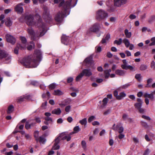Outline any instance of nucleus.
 I'll use <instances>...</instances> for the list:
<instances>
[{
	"label": "nucleus",
	"mask_w": 155,
	"mask_h": 155,
	"mask_svg": "<svg viewBox=\"0 0 155 155\" xmlns=\"http://www.w3.org/2000/svg\"><path fill=\"white\" fill-rule=\"evenodd\" d=\"M15 10L18 13H21L23 12V9L22 7L21 6V4H18L16 5L15 8Z\"/></svg>",
	"instance_id": "nucleus-12"
},
{
	"label": "nucleus",
	"mask_w": 155,
	"mask_h": 155,
	"mask_svg": "<svg viewBox=\"0 0 155 155\" xmlns=\"http://www.w3.org/2000/svg\"><path fill=\"white\" fill-rule=\"evenodd\" d=\"M18 49H21L22 50V49H21L20 48V46H19V45H18L17 47L15 48L14 49V53L16 54H17L18 53Z\"/></svg>",
	"instance_id": "nucleus-49"
},
{
	"label": "nucleus",
	"mask_w": 155,
	"mask_h": 155,
	"mask_svg": "<svg viewBox=\"0 0 155 155\" xmlns=\"http://www.w3.org/2000/svg\"><path fill=\"white\" fill-rule=\"evenodd\" d=\"M155 62L153 61H152L151 62V65H150L151 67V68H154L155 69Z\"/></svg>",
	"instance_id": "nucleus-63"
},
{
	"label": "nucleus",
	"mask_w": 155,
	"mask_h": 155,
	"mask_svg": "<svg viewBox=\"0 0 155 155\" xmlns=\"http://www.w3.org/2000/svg\"><path fill=\"white\" fill-rule=\"evenodd\" d=\"M151 40L152 41V42L149 45L151 46L155 45V37L152 38Z\"/></svg>",
	"instance_id": "nucleus-45"
},
{
	"label": "nucleus",
	"mask_w": 155,
	"mask_h": 155,
	"mask_svg": "<svg viewBox=\"0 0 155 155\" xmlns=\"http://www.w3.org/2000/svg\"><path fill=\"white\" fill-rule=\"evenodd\" d=\"M68 37L65 35H63L61 37V42L65 45H67L68 43Z\"/></svg>",
	"instance_id": "nucleus-14"
},
{
	"label": "nucleus",
	"mask_w": 155,
	"mask_h": 155,
	"mask_svg": "<svg viewBox=\"0 0 155 155\" xmlns=\"http://www.w3.org/2000/svg\"><path fill=\"white\" fill-rule=\"evenodd\" d=\"M124 34L126 37L128 38H130L131 36V33L130 32H129L127 29H125L124 31Z\"/></svg>",
	"instance_id": "nucleus-25"
},
{
	"label": "nucleus",
	"mask_w": 155,
	"mask_h": 155,
	"mask_svg": "<svg viewBox=\"0 0 155 155\" xmlns=\"http://www.w3.org/2000/svg\"><path fill=\"white\" fill-rule=\"evenodd\" d=\"M126 72L124 70H117L115 72L116 74L120 76H123L125 73Z\"/></svg>",
	"instance_id": "nucleus-17"
},
{
	"label": "nucleus",
	"mask_w": 155,
	"mask_h": 155,
	"mask_svg": "<svg viewBox=\"0 0 155 155\" xmlns=\"http://www.w3.org/2000/svg\"><path fill=\"white\" fill-rule=\"evenodd\" d=\"M135 77L139 81H140L142 80V77L140 74H136Z\"/></svg>",
	"instance_id": "nucleus-31"
},
{
	"label": "nucleus",
	"mask_w": 155,
	"mask_h": 155,
	"mask_svg": "<svg viewBox=\"0 0 155 155\" xmlns=\"http://www.w3.org/2000/svg\"><path fill=\"white\" fill-rule=\"evenodd\" d=\"M123 42L127 48H128L130 44L129 40L127 38L124 39L123 40Z\"/></svg>",
	"instance_id": "nucleus-24"
},
{
	"label": "nucleus",
	"mask_w": 155,
	"mask_h": 155,
	"mask_svg": "<svg viewBox=\"0 0 155 155\" xmlns=\"http://www.w3.org/2000/svg\"><path fill=\"white\" fill-rule=\"evenodd\" d=\"M100 24L98 23L94 24L92 27L90 28V30L93 32H96L99 30Z\"/></svg>",
	"instance_id": "nucleus-8"
},
{
	"label": "nucleus",
	"mask_w": 155,
	"mask_h": 155,
	"mask_svg": "<svg viewBox=\"0 0 155 155\" xmlns=\"http://www.w3.org/2000/svg\"><path fill=\"white\" fill-rule=\"evenodd\" d=\"M111 110L110 109H108L106 110L105 112L104 113V115H107L108 114H109Z\"/></svg>",
	"instance_id": "nucleus-57"
},
{
	"label": "nucleus",
	"mask_w": 155,
	"mask_h": 155,
	"mask_svg": "<svg viewBox=\"0 0 155 155\" xmlns=\"http://www.w3.org/2000/svg\"><path fill=\"white\" fill-rule=\"evenodd\" d=\"M71 107L70 105H68L65 108V111L67 113H68L71 110Z\"/></svg>",
	"instance_id": "nucleus-46"
},
{
	"label": "nucleus",
	"mask_w": 155,
	"mask_h": 155,
	"mask_svg": "<svg viewBox=\"0 0 155 155\" xmlns=\"http://www.w3.org/2000/svg\"><path fill=\"white\" fill-rule=\"evenodd\" d=\"M126 96V94L124 92H122L120 93L118 96L117 97V99L118 100H121L124 97Z\"/></svg>",
	"instance_id": "nucleus-20"
},
{
	"label": "nucleus",
	"mask_w": 155,
	"mask_h": 155,
	"mask_svg": "<svg viewBox=\"0 0 155 155\" xmlns=\"http://www.w3.org/2000/svg\"><path fill=\"white\" fill-rule=\"evenodd\" d=\"M130 84L129 83H127L122 86H121L120 88L121 89H125L130 86Z\"/></svg>",
	"instance_id": "nucleus-39"
},
{
	"label": "nucleus",
	"mask_w": 155,
	"mask_h": 155,
	"mask_svg": "<svg viewBox=\"0 0 155 155\" xmlns=\"http://www.w3.org/2000/svg\"><path fill=\"white\" fill-rule=\"evenodd\" d=\"M45 119L46 121H50L51 122H52V118L49 117H46L45 118Z\"/></svg>",
	"instance_id": "nucleus-56"
},
{
	"label": "nucleus",
	"mask_w": 155,
	"mask_h": 155,
	"mask_svg": "<svg viewBox=\"0 0 155 155\" xmlns=\"http://www.w3.org/2000/svg\"><path fill=\"white\" fill-rule=\"evenodd\" d=\"M25 137L26 139L29 140L31 138V136L29 134H25Z\"/></svg>",
	"instance_id": "nucleus-55"
},
{
	"label": "nucleus",
	"mask_w": 155,
	"mask_h": 155,
	"mask_svg": "<svg viewBox=\"0 0 155 155\" xmlns=\"http://www.w3.org/2000/svg\"><path fill=\"white\" fill-rule=\"evenodd\" d=\"M122 42V39L121 38H120L118 40H115L114 42V44H116L118 45H120Z\"/></svg>",
	"instance_id": "nucleus-37"
},
{
	"label": "nucleus",
	"mask_w": 155,
	"mask_h": 155,
	"mask_svg": "<svg viewBox=\"0 0 155 155\" xmlns=\"http://www.w3.org/2000/svg\"><path fill=\"white\" fill-rule=\"evenodd\" d=\"M56 86L55 84L53 83L49 85V88L51 89H53Z\"/></svg>",
	"instance_id": "nucleus-50"
},
{
	"label": "nucleus",
	"mask_w": 155,
	"mask_h": 155,
	"mask_svg": "<svg viewBox=\"0 0 155 155\" xmlns=\"http://www.w3.org/2000/svg\"><path fill=\"white\" fill-rule=\"evenodd\" d=\"M92 75V73L90 69H84L76 77V81H80L83 76L90 77Z\"/></svg>",
	"instance_id": "nucleus-4"
},
{
	"label": "nucleus",
	"mask_w": 155,
	"mask_h": 155,
	"mask_svg": "<svg viewBox=\"0 0 155 155\" xmlns=\"http://www.w3.org/2000/svg\"><path fill=\"white\" fill-rule=\"evenodd\" d=\"M111 70L110 69L106 70L104 71L105 78H107L109 77L110 75V73L111 72Z\"/></svg>",
	"instance_id": "nucleus-19"
},
{
	"label": "nucleus",
	"mask_w": 155,
	"mask_h": 155,
	"mask_svg": "<svg viewBox=\"0 0 155 155\" xmlns=\"http://www.w3.org/2000/svg\"><path fill=\"white\" fill-rule=\"evenodd\" d=\"M96 119L95 117L94 116H92L90 117L88 119V121L89 123H90L94 120Z\"/></svg>",
	"instance_id": "nucleus-48"
},
{
	"label": "nucleus",
	"mask_w": 155,
	"mask_h": 155,
	"mask_svg": "<svg viewBox=\"0 0 155 155\" xmlns=\"http://www.w3.org/2000/svg\"><path fill=\"white\" fill-rule=\"evenodd\" d=\"M122 118L124 120H126L128 118V115L126 114H124L122 116Z\"/></svg>",
	"instance_id": "nucleus-54"
},
{
	"label": "nucleus",
	"mask_w": 155,
	"mask_h": 155,
	"mask_svg": "<svg viewBox=\"0 0 155 155\" xmlns=\"http://www.w3.org/2000/svg\"><path fill=\"white\" fill-rule=\"evenodd\" d=\"M38 141H39L41 143H44L46 141V140L43 136H41L38 138Z\"/></svg>",
	"instance_id": "nucleus-30"
},
{
	"label": "nucleus",
	"mask_w": 155,
	"mask_h": 155,
	"mask_svg": "<svg viewBox=\"0 0 155 155\" xmlns=\"http://www.w3.org/2000/svg\"><path fill=\"white\" fill-rule=\"evenodd\" d=\"M121 67L122 69L125 70L129 69L131 70H133L134 69V68L133 66L130 65H128L127 63L126 64H122Z\"/></svg>",
	"instance_id": "nucleus-13"
},
{
	"label": "nucleus",
	"mask_w": 155,
	"mask_h": 155,
	"mask_svg": "<svg viewBox=\"0 0 155 155\" xmlns=\"http://www.w3.org/2000/svg\"><path fill=\"white\" fill-rule=\"evenodd\" d=\"M59 142H56V139L55 140V143L54 145L52 147V150H57L59 148L60 146L58 145Z\"/></svg>",
	"instance_id": "nucleus-21"
},
{
	"label": "nucleus",
	"mask_w": 155,
	"mask_h": 155,
	"mask_svg": "<svg viewBox=\"0 0 155 155\" xmlns=\"http://www.w3.org/2000/svg\"><path fill=\"white\" fill-rule=\"evenodd\" d=\"M155 20V15H153L150 17L148 19V22L152 23Z\"/></svg>",
	"instance_id": "nucleus-38"
},
{
	"label": "nucleus",
	"mask_w": 155,
	"mask_h": 155,
	"mask_svg": "<svg viewBox=\"0 0 155 155\" xmlns=\"http://www.w3.org/2000/svg\"><path fill=\"white\" fill-rule=\"evenodd\" d=\"M25 99H26V97H21L18 99V101L20 102L24 101Z\"/></svg>",
	"instance_id": "nucleus-58"
},
{
	"label": "nucleus",
	"mask_w": 155,
	"mask_h": 155,
	"mask_svg": "<svg viewBox=\"0 0 155 155\" xmlns=\"http://www.w3.org/2000/svg\"><path fill=\"white\" fill-rule=\"evenodd\" d=\"M73 130L75 133H77L80 131L81 129L79 126H78L74 127V128Z\"/></svg>",
	"instance_id": "nucleus-34"
},
{
	"label": "nucleus",
	"mask_w": 155,
	"mask_h": 155,
	"mask_svg": "<svg viewBox=\"0 0 155 155\" xmlns=\"http://www.w3.org/2000/svg\"><path fill=\"white\" fill-rule=\"evenodd\" d=\"M31 45H29L27 47L28 49L29 50H31L35 46L34 43L33 42H31Z\"/></svg>",
	"instance_id": "nucleus-40"
},
{
	"label": "nucleus",
	"mask_w": 155,
	"mask_h": 155,
	"mask_svg": "<svg viewBox=\"0 0 155 155\" xmlns=\"http://www.w3.org/2000/svg\"><path fill=\"white\" fill-rule=\"evenodd\" d=\"M12 22L9 18H7L5 22V25L8 27L11 26L12 25Z\"/></svg>",
	"instance_id": "nucleus-18"
},
{
	"label": "nucleus",
	"mask_w": 155,
	"mask_h": 155,
	"mask_svg": "<svg viewBox=\"0 0 155 155\" xmlns=\"http://www.w3.org/2000/svg\"><path fill=\"white\" fill-rule=\"evenodd\" d=\"M152 79L151 78H149L147 80V84L145 86V87H150V86L149 85V84H150L152 81Z\"/></svg>",
	"instance_id": "nucleus-41"
},
{
	"label": "nucleus",
	"mask_w": 155,
	"mask_h": 155,
	"mask_svg": "<svg viewBox=\"0 0 155 155\" xmlns=\"http://www.w3.org/2000/svg\"><path fill=\"white\" fill-rule=\"evenodd\" d=\"M5 38L7 41L12 44L13 45L15 42L16 40L15 38L9 34H7L5 35Z\"/></svg>",
	"instance_id": "nucleus-7"
},
{
	"label": "nucleus",
	"mask_w": 155,
	"mask_h": 155,
	"mask_svg": "<svg viewBox=\"0 0 155 155\" xmlns=\"http://www.w3.org/2000/svg\"><path fill=\"white\" fill-rule=\"evenodd\" d=\"M5 57H4V58L5 59V63H9L11 61V57L10 55L7 54L6 55H5Z\"/></svg>",
	"instance_id": "nucleus-22"
},
{
	"label": "nucleus",
	"mask_w": 155,
	"mask_h": 155,
	"mask_svg": "<svg viewBox=\"0 0 155 155\" xmlns=\"http://www.w3.org/2000/svg\"><path fill=\"white\" fill-rule=\"evenodd\" d=\"M14 107L13 105H10L8 108L7 112L8 114H10L12 113L14 110Z\"/></svg>",
	"instance_id": "nucleus-26"
},
{
	"label": "nucleus",
	"mask_w": 155,
	"mask_h": 155,
	"mask_svg": "<svg viewBox=\"0 0 155 155\" xmlns=\"http://www.w3.org/2000/svg\"><path fill=\"white\" fill-rule=\"evenodd\" d=\"M142 118H143L146 119L147 120H151L150 118L148 116H145L144 115H143L142 116Z\"/></svg>",
	"instance_id": "nucleus-53"
},
{
	"label": "nucleus",
	"mask_w": 155,
	"mask_h": 155,
	"mask_svg": "<svg viewBox=\"0 0 155 155\" xmlns=\"http://www.w3.org/2000/svg\"><path fill=\"white\" fill-rule=\"evenodd\" d=\"M81 147L84 150H86L87 149V144L86 141L85 140H82L81 143Z\"/></svg>",
	"instance_id": "nucleus-23"
},
{
	"label": "nucleus",
	"mask_w": 155,
	"mask_h": 155,
	"mask_svg": "<svg viewBox=\"0 0 155 155\" xmlns=\"http://www.w3.org/2000/svg\"><path fill=\"white\" fill-rule=\"evenodd\" d=\"M127 0H114V5L117 6H120L126 3Z\"/></svg>",
	"instance_id": "nucleus-10"
},
{
	"label": "nucleus",
	"mask_w": 155,
	"mask_h": 155,
	"mask_svg": "<svg viewBox=\"0 0 155 155\" xmlns=\"http://www.w3.org/2000/svg\"><path fill=\"white\" fill-rule=\"evenodd\" d=\"M21 40L22 42V44H18L20 48L21 49H24L25 48L26 42V39L25 37H20Z\"/></svg>",
	"instance_id": "nucleus-9"
},
{
	"label": "nucleus",
	"mask_w": 155,
	"mask_h": 155,
	"mask_svg": "<svg viewBox=\"0 0 155 155\" xmlns=\"http://www.w3.org/2000/svg\"><path fill=\"white\" fill-rule=\"evenodd\" d=\"M5 18V15H1L0 16V20L1 21V22L3 24L4 22V21L3 19Z\"/></svg>",
	"instance_id": "nucleus-52"
},
{
	"label": "nucleus",
	"mask_w": 155,
	"mask_h": 155,
	"mask_svg": "<svg viewBox=\"0 0 155 155\" xmlns=\"http://www.w3.org/2000/svg\"><path fill=\"white\" fill-rule=\"evenodd\" d=\"M143 96L146 98H150L152 101H153L154 99V97L151 93L149 94L147 93H145L143 94Z\"/></svg>",
	"instance_id": "nucleus-15"
},
{
	"label": "nucleus",
	"mask_w": 155,
	"mask_h": 155,
	"mask_svg": "<svg viewBox=\"0 0 155 155\" xmlns=\"http://www.w3.org/2000/svg\"><path fill=\"white\" fill-rule=\"evenodd\" d=\"M73 80V78L72 77L68 78L67 79V82L68 83H70L72 82Z\"/></svg>",
	"instance_id": "nucleus-61"
},
{
	"label": "nucleus",
	"mask_w": 155,
	"mask_h": 155,
	"mask_svg": "<svg viewBox=\"0 0 155 155\" xmlns=\"http://www.w3.org/2000/svg\"><path fill=\"white\" fill-rule=\"evenodd\" d=\"M49 14V11L46 7H45L44 8V15L48 17Z\"/></svg>",
	"instance_id": "nucleus-36"
},
{
	"label": "nucleus",
	"mask_w": 155,
	"mask_h": 155,
	"mask_svg": "<svg viewBox=\"0 0 155 155\" xmlns=\"http://www.w3.org/2000/svg\"><path fill=\"white\" fill-rule=\"evenodd\" d=\"M7 54L4 51L0 50V58H4Z\"/></svg>",
	"instance_id": "nucleus-28"
},
{
	"label": "nucleus",
	"mask_w": 155,
	"mask_h": 155,
	"mask_svg": "<svg viewBox=\"0 0 155 155\" xmlns=\"http://www.w3.org/2000/svg\"><path fill=\"white\" fill-rule=\"evenodd\" d=\"M137 102L136 103L134 104V106L136 108L138 109L141 107L143 103V101L141 99L139 98H137Z\"/></svg>",
	"instance_id": "nucleus-11"
},
{
	"label": "nucleus",
	"mask_w": 155,
	"mask_h": 155,
	"mask_svg": "<svg viewBox=\"0 0 155 155\" xmlns=\"http://www.w3.org/2000/svg\"><path fill=\"white\" fill-rule=\"evenodd\" d=\"M147 65L142 64H141L140 68V69L141 71H144L147 68Z\"/></svg>",
	"instance_id": "nucleus-35"
},
{
	"label": "nucleus",
	"mask_w": 155,
	"mask_h": 155,
	"mask_svg": "<svg viewBox=\"0 0 155 155\" xmlns=\"http://www.w3.org/2000/svg\"><path fill=\"white\" fill-rule=\"evenodd\" d=\"M107 16V13L102 10H99L96 13V18L99 20L104 19Z\"/></svg>",
	"instance_id": "nucleus-6"
},
{
	"label": "nucleus",
	"mask_w": 155,
	"mask_h": 155,
	"mask_svg": "<svg viewBox=\"0 0 155 155\" xmlns=\"http://www.w3.org/2000/svg\"><path fill=\"white\" fill-rule=\"evenodd\" d=\"M124 131V128L123 127H120L119 128L118 132L119 133H121L123 132Z\"/></svg>",
	"instance_id": "nucleus-62"
},
{
	"label": "nucleus",
	"mask_w": 155,
	"mask_h": 155,
	"mask_svg": "<svg viewBox=\"0 0 155 155\" xmlns=\"http://www.w3.org/2000/svg\"><path fill=\"white\" fill-rule=\"evenodd\" d=\"M141 124L142 126L146 128H147L149 126L148 125L147 123L143 121H141Z\"/></svg>",
	"instance_id": "nucleus-47"
},
{
	"label": "nucleus",
	"mask_w": 155,
	"mask_h": 155,
	"mask_svg": "<svg viewBox=\"0 0 155 155\" xmlns=\"http://www.w3.org/2000/svg\"><path fill=\"white\" fill-rule=\"evenodd\" d=\"M38 131H36L35 132L34 136L37 141H38Z\"/></svg>",
	"instance_id": "nucleus-43"
},
{
	"label": "nucleus",
	"mask_w": 155,
	"mask_h": 155,
	"mask_svg": "<svg viewBox=\"0 0 155 155\" xmlns=\"http://www.w3.org/2000/svg\"><path fill=\"white\" fill-rule=\"evenodd\" d=\"M108 101V99L107 98H104L102 102H103V105L104 106H105Z\"/></svg>",
	"instance_id": "nucleus-42"
},
{
	"label": "nucleus",
	"mask_w": 155,
	"mask_h": 155,
	"mask_svg": "<svg viewBox=\"0 0 155 155\" xmlns=\"http://www.w3.org/2000/svg\"><path fill=\"white\" fill-rule=\"evenodd\" d=\"M78 0H69L64 2L62 1L59 5V6H62V11L59 12L55 16V20L58 22L61 21L65 17L69 15L70 8L74 7L77 3Z\"/></svg>",
	"instance_id": "nucleus-2"
},
{
	"label": "nucleus",
	"mask_w": 155,
	"mask_h": 155,
	"mask_svg": "<svg viewBox=\"0 0 155 155\" xmlns=\"http://www.w3.org/2000/svg\"><path fill=\"white\" fill-rule=\"evenodd\" d=\"M61 113V110L60 108L55 109L52 111V113L57 115H60Z\"/></svg>",
	"instance_id": "nucleus-16"
},
{
	"label": "nucleus",
	"mask_w": 155,
	"mask_h": 155,
	"mask_svg": "<svg viewBox=\"0 0 155 155\" xmlns=\"http://www.w3.org/2000/svg\"><path fill=\"white\" fill-rule=\"evenodd\" d=\"M56 142H60L61 140H65L66 139L67 141H69L71 140V137L68 136L66 132L62 133L59 134L58 136L56 138Z\"/></svg>",
	"instance_id": "nucleus-5"
},
{
	"label": "nucleus",
	"mask_w": 155,
	"mask_h": 155,
	"mask_svg": "<svg viewBox=\"0 0 155 155\" xmlns=\"http://www.w3.org/2000/svg\"><path fill=\"white\" fill-rule=\"evenodd\" d=\"M79 122L82 125H86L87 123V120L86 118H84L79 121Z\"/></svg>",
	"instance_id": "nucleus-33"
},
{
	"label": "nucleus",
	"mask_w": 155,
	"mask_h": 155,
	"mask_svg": "<svg viewBox=\"0 0 155 155\" xmlns=\"http://www.w3.org/2000/svg\"><path fill=\"white\" fill-rule=\"evenodd\" d=\"M33 124L32 123H30V121H28L26 122L25 125V127L28 130L30 128L31 126H33Z\"/></svg>",
	"instance_id": "nucleus-27"
},
{
	"label": "nucleus",
	"mask_w": 155,
	"mask_h": 155,
	"mask_svg": "<svg viewBox=\"0 0 155 155\" xmlns=\"http://www.w3.org/2000/svg\"><path fill=\"white\" fill-rule=\"evenodd\" d=\"M54 95H62L63 93L60 90H54Z\"/></svg>",
	"instance_id": "nucleus-32"
},
{
	"label": "nucleus",
	"mask_w": 155,
	"mask_h": 155,
	"mask_svg": "<svg viewBox=\"0 0 155 155\" xmlns=\"http://www.w3.org/2000/svg\"><path fill=\"white\" fill-rule=\"evenodd\" d=\"M38 23L36 22L35 21L33 18V16L31 15L26 16L25 19L27 25L28 26H32L37 25L39 31L35 33L32 28L30 27L28 28L27 31L29 34L31 36L32 39L34 40L35 37H41L45 34L46 29L45 24L43 23L41 21L40 15L36 14L35 16Z\"/></svg>",
	"instance_id": "nucleus-1"
},
{
	"label": "nucleus",
	"mask_w": 155,
	"mask_h": 155,
	"mask_svg": "<svg viewBox=\"0 0 155 155\" xmlns=\"http://www.w3.org/2000/svg\"><path fill=\"white\" fill-rule=\"evenodd\" d=\"M42 53L39 50H36L33 55L25 57L21 63L27 68H35L38 65L42 58Z\"/></svg>",
	"instance_id": "nucleus-3"
},
{
	"label": "nucleus",
	"mask_w": 155,
	"mask_h": 155,
	"mask_svg": "<svg viewBox=\"0 0 155 155\" xmlns=\"http://www.w3.org/2000/svg\"><path fill=\"white\" fill-rule=\"evenodd\" d=\"M101 51V46H97L95 47V51L96 53L100 52Z\"/></svg>",
	"instance_id": "nucleus-44"
},
{
	"label": "nucleus",
	"mask_w": 155,
	"mask_h": 155,
	"mask_svg": "<svg viewBox=\"0 0 155 155\" xmlns=\"http://www.w3.org/2000/svg\"><path fill=\"white\" fill-rule=\"evenodd\" d=\"M150 152V150L149 149L146 150L143 154V155H148Z\"/></svg>",
	"instance_id": "nucleus-51"
},
{
	"label": "nucleus",
	"mask_w": 155,
	"mask_h": 155,
	"mask_svg": "<svg viewBox=\"0 0 155 155\" xmlns=\"http://www.w3.org/2000/svg\"><path fill=\"white\" fill-rule=\"evenodd\" d=\"M125 53L126 54L127 56H130L131 55V52L128 51L127 50L125 51Z\"/></svg>",
	"instance_id": "nucleus-60"
},
{
	"label": "nucleus",
	"mask_w": 155,
	"mask_h": 155,
	"mask_svg": "<svg viewBox=\"0 0 155 155\" xmlns=\"http://www.w3.org/2000/svg\"><path fill=\"white\" fill-rule=\"evenodd\" d=\"M107 56L109 58H111L113 56V54L110 52H108L107 53Z\"/></svg>",
	"instance_id": "nucleus-64"
},
{
	"label": "nucleus",
	"mask_w": 155,
	"mask_h": 155,
	"mask_svg": "<svg viewBox=\"0 0 155 155\" xmlns=\"http://www.w3.org/2000/svg\"><path fill=\"white\" fill-rule=\"evenodd\" d=\"M139 112L140 113H143L144 112V109L141 107L137 109Z\"/></svg>",
	"instance_id": "nucleus-59"
},
{
	"label": "nucleus",
	"mask_w": 155,
	"mask_h": 155,
	"mask_svg": "<svg viewBox=\"0 0 155 155\" xmlns=\"http://www.w3.org/2000/svg\"><path fill=\"white\" fill-rule=\"evenodd\" d=\"M92 60V57L91 56L85 59L84 60V62L87 64H90Z\"/></svg>",
	"instance_id": "nucleus-29"
}]
</instances>
